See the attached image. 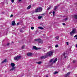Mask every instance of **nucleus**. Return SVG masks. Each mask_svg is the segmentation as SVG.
Returning <instances> with one entry per match:
<instances>
[{"mask_svg":"<svg viewBox=\"0 0 77 77\" xmlns=\"http://www.w3.org/2000/svg\"><path fill=\"white\" fill-rule=\"evenodd\" d=\"M57 7H55V8L54 9V11H55L57 9Z\"/></svg>","mask_w":77,"mask_h":77,"instance_id":"obj_25","label":"nucleus"},{"mask_svg":"<svg viewBox=\"0 0 77 77\" xmlns=\"http://www.w3.org/2000/svg\"><path fill=\"white\" fill-rule=\"evenodd\" d=\"M33 48L35 50H40V49H41L40 48H37L36 47V46H33Z\"/></svg>","mask_w":77,"mask_h":77,"instance_id":"obj_5","label":"nucleus"},{"mask_svg":"<svg viewBox=\"0 0 77 77\" xmlns=\"http://www.w3.org/2000/svg\"><path fill=\"white\" fill-rule=\"evenodd\" d=\"M62 24L63 25V26H65V23H63Z\"/></svg>","mask_w":77,"mask_h":77,"instance_id":"obj_36","label":"nucleus"},{"mask_svg":"<svg viewBox=\"0 0 77 77\" xmlns=\"http://www.w3.org/2000/svg\"><path fill=\"white\" fill-rule=\"evenodd\" d=\"M43 51H44V52H45V51L44 50H43Z\"/></svg>","mask_w":77,"mask_h":77,"instance_id":"obj_42","label":"nucleus"},{"mask_svg":"<svg viewBox=\"0 0 77 77\" xmlns=\"http://www.w3.org/2000/svg\"><path fill=\"white\" fill-rule=\"evenodd\" d=\"M59 37L58 36H56V37H55V38H56V39H57V40H59Z\"/></svg>","mask_w":77,"mask_h":77,"instance_id":"obj_23","label":"nucleus"},{"mask_svg":"<svg viewBox=\"0 0 77 77\" xmlns=\"http://www.w3.org/2000/svg\"><path fill=\"white\" fill-rule=\"evenodd\" d=\"M43 36H45V34H43Z\"/></svg>","mask_w":77,"mask_h":77,"instance_id":"obj_44","label":"nucleus"},{"mask_svg":"<svg viewBox=\"0 0 77 77\" xmlns=\"http://www.w3.org/2000/svg\"><path fill=\"white\" fill-rule=\"evenodd\" d=\"M50 8H51V7H48V9H47V10L48 11L49 10H50Z\"/></svg>","mask_w":77,"mask_h":77,"instance_id":"obj_29","label":"nucleus"},{"mask_svg":"<svg viewBox=\"0 0 77 77\" xmlns=\"http://www.w3.org/2000/svg\"><path fill=\"white\" fill-rule=\"evenodd\" d=\"M6 62V59H5L3 61H2V63H5V62Z\"/></svg>","mask_w":77,"mask_h":77,"instance_id":"obj_17","label":"nucleus"},{"mask_svg":"<svg viewBox=\"0 0 77 77\" xmlns=\"http://www.w3.org/2000/svg\"><path fill=\"white\" fill-rule=\"evenodd\" d=\"M74 17L75 19H77V15H75L74 16Z\"/></svg>","mask_w":77,"mask_h":77,"instance_id":"obj_20","label":"nucleus"},{"mask_svg":"<svg viewBox=\"0 0 77 77\" xmlns=\"http://www.w3.org/2000/svg\"><path fill=\"white\" fill-rule=\"evenodd\" d=\"M75 39H77V37Z\"/></svg>","mask_w":77,"mask_h":77,"instance_id":"obj_47","label":"nucleus"},{"mask_svg":"<svg viewBox=\"0 0 77 77\" xmlns=\"http://www.w3.org/2000/svg\"><path fill=\"white\" fill-rule=\"evenodd\" d=\"M50 14H51V13H49Z\"/></svg>","mask_w":77,"mask_h":77,"instance_id":"obj_49","label":"nucleus"},{"mask_svg":"<svg viewBox=\"0 0 77 77\" xmlns=\"http://www.w3.org/2000/svg\"><path fill=\"white\" fill-rule=\"evenodd\" d=\"M14 0H11V2L12 3H14Z\"/></svg>","mask_w":77,"mask_h":77,"instance_id":"obj_28","label":"nucleus"},{"mask_svg":"<svg viewBox=\"0 0 77 77\" xmlns=\"http://www.w3.org/2000/svg\"><path fill=\"white\" fill-rule=\"evenodd\" d=\"M53 53H54V52L50 51L49 53L46 54V56L47 57L50 56H51V55H53Z\"/></svg>","mask_w":77,"mask_h":77,"instance_id":"obj_2","label":"nucleus"},{"mask_svg":"<svg viewBox=\"0 0 77 77\" xmlns=\"http://www.w3.org/2000/svg\"><path fill=\"white\" fill-rule=\"evenodd\" d=\"M57 60V58H55L54 60L53 61L54 63H55V62H56V61Z\"/></svg>","mask_w":77,"mask_h":77,"instance_id":"obj_16","label":"nucleus"},{"mask_svg":"<svg viewBox=\"0 0 77 77\" xmlns=\"http://www.w3.org/2000/svg\"><path fill=\"white\" fill-rule=\"evenodd\" d=\"M58 47L59 45H57L55 46V48H57V47Z\"/></svg>","mask_w":77,"mask_h":77,"instance_id":"obj_26","label":"nucleus"},{"mask_svg":"<svg viewBox=\"0 0 77 77\" xmlns=\"http://www.w3.org/2000/svg\"><path fill=\"white\" fill-rule=\"evenodd\" d=\"M75 33V29H73L72 31L70 32V34L71 36H72Z\"/></svg>","mask_w":77,"mask_h":77,"instance_id":"obj_3","label":"nucleus"},{"mask_svg":"<svg viewBox=\"0 0 77 77\" xmlns=\"http://www.w3.org/2000/svg\"><path fill=\"white\" fill-rule=\"evenodd\" d=\"M19 23H17V25H18V24H19Z\"/></svg>","mask_w":77,"mask_h":77,"instance_id":"obj_45","label":"nucleus"},{"mask_svg":"<svg viewBox=\"0 0 77 77\" xmlns=\"http://www.w3.org/2000/svg\"><path fill=\"white\" fill-rule=\"evenodd\" d=\"M31 29L32 30H33L34 29V27H32L31 28Z\"/></svg>","mask_w":77,"mask_h":77,"instance_id":"obj_27","label":"nucleus"},{"mask_svg":"<svg viewBox=\"0 0 77 77\" xmlns=\"http://www.w3.org/2000/svg\"><path fill=\"white\" fill-rule=\"evenodd\" d=\"M9 45V43H8L7 44V45Z\"/></svg>","mask_w":77,"mask_h":77,"instance_id":"obj_40","label":"nucleus"},{"mask_svg":"<svg viewBox=\"0 0 77 77\" xmlns=\"http://www.w3.org/2000/svg\"><path fill=\"white\" fill-rule=\"evenodd\" d=\"M53 59H51L50 61V62H53Z\"/></svg>","mask_w":77,"mask_h":77,"instance_id":"obj_32","label":"nucleus"},{"mask_svg":"<svg viewBox=\"0 0 77 77\" xmlns=\"http://www.w3.org/2000/svg\"><path fill=\"white\" fill-rule=\"evenodd\" d=\"M46 77H48V76H47V75H46Z\"/></svg>","mask_w":77,"mask_h":77,"instance_id":"obj_46","label":"nucleus"},{"mask_svg":"<svg viewBox=\"0 0 77 77\" xmlns=\"http://www.w3.org/2000/svg\"><path fill=\"white\" fill-rule=\"evenodd\" d=\"M44 49L43 48V50H44Z\"/></svg>","mask_w":77,"mask_h":77,"instance_id":"obj_51","label":"nucleus"},{"mask_svg":"<svg viewBox=\"0 0 77 77\" xmlns=\"http://www.w3.org/2000/svg\"><path fill=\"white\" fill-rule=\"evenodd\" d=\"M58 73V72H55L54 73V74H57Z\"/></svg>","mask_w":77,"mask_h":77,"instance_id":"obj_24","label":"nucleus"},{"mask_svg":"<svg viewBox=\"0 0 77 77\" xmlns=\"http://www.w3.org/2000/svg\"><path fill=\"white\" fill-rule=\"evenodd\" d=\"M76 37H77V34L74 36V38H75Z\"/></svg>","mask_w":77,"mask_h":77,"instance_id":"obj_37","label":"nucleus"},{"mask_svg":"<svg viewBox=\"0 0 77 77\" xmlns=\"http://www.w3.org/2000/svg\"><path fill=\"white\" fill-rule=\"evenodd\" d=\"M38 19H39V20H40V19H41V18H42V16H38Z\"/></svg>","mask_w":77,"mask_h":77,"instance_id":"obj_18","label":"nucleus"},{"mask_svg":"<svg viewBox=\"0 0 77 77\" xmlns=\"http://www.w3.org/2000/svg\"><path fill=\"white\" fill-rule=\"evenodd\" d=\"M32 7V6H31V5H29L27 8V9H29L30 8H31V7Z\"/></svg>","mask_w":77,"mask_h":77,"instance_id":"obj_15","label":"nucleus"},{"mask_svg":"<svg viewBox=\"0 0 77 77\" xmlns=\"http://www.w3.org/2000/svg\"><path fill=\"white\" fill-rule=\"evenodd\" d=\"M47 57L46 56H42L41 57V58L42 59H45Z\"/></svg>","mask_w":77,"mask_h":77,"instance_id":"obj_11","label":"nucleus"},{"mask_svg":"<svg viewBox=\"0 0 77 77\" xmlns=\"http://www.w3.org/2000/svg\"><path fill=\"white\" fill-rule=\"evenodd\" d=\"M32 54V53L28 52L27 54V56H31Z\"/></svg>","mask_w":77,"mask_h":77,"instance_id":"obj_7","label":"nucleus"},{"mask_svg":"<svg viewBox=\"0 0 77 77\" xmlns=\"http://www.w3.org/2000/svg\"><path fill=\"white\" fill-rule=\"evenodd\" d=\"M66 44H67V45H69V44H68V42H66Z\"/></svg>","mask_w":77,"mask_h":77,"instance_id":"obj_33","label":"nucleus"},{"mask_svg":"<svg viewBox=\"0 0 77 77\" xmlns=\"http://www.w3.org/2000/svg\"><path fill=\"white\" fill-rule=\"evenodd\" d=\"M35 63H38V64H39L42 63V62H41V61H39V62H36Z\"/></svg>","mask_w":77,"mask_h":77,"instance_id":"obj_13","label":"nucleus"},{"mask_svg":"<svg viewBox=\"0 0 77 77\" xmlns=\"http://www.w3.org/2000/svg\"><path fill=\"white\" fill-rule=\"evenodd\" d=\"M71 73L70 72H69L67 74H66L65 75V77H68V75H69V74Z\"/></svg>","mask_w":77,"mask_h":77,"instance_id":"obj_8","label":"nucleus"},{"mask_svg":"<svg viewBox=\"0 0 77 77\" xmlns=\"http://www.w3.org/2000/svg\"><path fill=\"white\" fill-rule=\"evenodd\" d=\"M76 47L77 48V44L76 45Z\"/></svg>","mask_w":77,"mask_h":77,"instance_id":"obj_48","label":"nucleus"},{"mask_svg":"<svg viewBox=\"0 0 77 77\" xmlns=\"http://www.w3.org/2000/svg\"><path fill=\"white\" fill-rule=\"evenodd\" d=\"M15 24V21H13L11 25H12V26H14Z\"/></svg>","mask_w":77,"mask_h":77,"instance_id":"obj_12","label":"nucleus"},{"mask_svg":"<svg viewBox=\"0 0 77 77\" xmlns=\"http://www.w3.org/2000/svg\"><path fill=\"white\" fill-rule=\"evenodd\" d=\"M43 24V23H41L40 24V25H42Z\"/></svg>","mask_w":77,"mask_h":77,"instance_id":"obj_41","label":"nucleus"},{"mask_svg":"<svg viewBox=\"0 0 77 77\" xmlns=\"http://www.w3.org/2000/svg\"><path fill=\"white\" fill-rule=\"evenodd\" d=\"M39 12V10L38 8L35 9V12Z\"/></svg>","mask_w":77,"mask_h":77,"instance_id":"obj_14","label":"nucleus"},{"mask_svg":"<svg viewBox=\"0 0 77 77\" xmlns=\"http://www.w3.org/2000/svg\"><path fill=\"white\" fill-rule=\"evenodd\" d=\"M22 0H19V2H20V1H21Z\"/></svg>","mask_w":77,"mask_h":77,"instance_id":"obj_43","label":"nucleus"},{"mask_svg":"<svg viewBox=\"0 0 77 77\" xmlns=\"http://www.w3.org/2000/svg\"><path fill=\"white\" fill-rule=\"evenodd\" d=\"M64 21H67L68 20V18H66L63 20Z\"/></svg>","mask_w":77,"mask_h":77,"instance_id":"obj_21","label":"nucleus"},{"mask_svg":"<svg viewBox=\"0 0 77 77\" xmlns=\"http://www.w3.org/2000/svg\"><path fill=\"white\" fill-rule=\"evenodd\" d=\"M63 56H65V53H64L63 54Z\"/></svg>","mask_w":77,"mask_h":77,"instance_id":"obj_34","label":"nucleus"},{"mask_svg":"<svg viewBox=\"0 0 77 77\" xmlns=\"http://www.w3.org/2000/svg\"><path fill=\"white\" fill-rule=\"evenodd\" d=\"M15 69V67H13L12 68L10 69V71H13Z\"/></svg>","mask_w":77,"mask_h":77,"instance_id":"obj_9","label":"nucleus"},{"mask_svg":"<svg viewBox=\"0 0 77 77\" xmlns=\"http://www.w3.org/2000/svg\"><path fill=\"white\" fill-rule=\"evenodd\" d=\"M12 43H14V42H12Z\"/></svg>","mask_w":77,"mask_h":77,"instance_id":"obj_50","label":"nucleus"},{"mask_svg":"<svg viewBox=\"0 0 77 77\" xmlns=\"http://www.w3.org/2000/svg\"><path fill=\"white\" fill-rule=\"evenodd\" d=\"M13 17V15L12 14H11L10 16V17L11 18V17Z\"/></svg>","mask_w":77,"mask_h":77,"instance_id":"obj_35","label":"nucleus"},{"mask_svg":"<svg viewBox=\"0 0 77 77\" xmlns=\"http://www.w3.org/2000/svg\"><path fill=\"white\" fill-rule=\"evenodd\" d=\"M24 47H25L24 45H23V46L21 48H22V49H24Z\"/></svg>","mask_w":77,"mask_h":77,"instance_id":"obj_30","label":"nucleus"},{"mask_svg":"<svg viewBox=\"0 0 77 77\" xmlns=\"http://www.w3.org/2000/svg\"><path fill=\"white\" fill-rule=\"evenodd\" d=\"M38 28L40 29H42V30L44 29V28H42V27H41L40 26H39L38 27Z\"/></svg>","mask_w":77,"mask_h":77,"instance_id":"obj_22","label":"nucleus"},{"mask_svg":"<svg viewBox=\"0 0 77 77\" xmlns=\"http://www.w3.org/2000/svg\"><path fill=\"white\" fill-rule=\"evenodd\" d=\"M66 56H65L64 57V59H66Z\"/></svg>","mask_w":77,"mask_h":77,"instance_id":"obj_38","label":"nucleus"},{"mask_svg":"<svg viewBox=\"0 0 77 77\" xmlns=\"http://www.w3.org/2000/svg\"><path fill=\"white\" fill-rule=\"evenodd\" d=\"M21 56L15 57L14 58V60H18L21 59Z\"/></svg>","mask_w":77,"mask_h":77,"instance_id":"obj_4","label":"nucleus"},{"mask_svg":"<svg viewBox=\"0 0 77 77\" xmlns=\"http://www.w3.org/2000/svg\"><path fill=\"white\" fill-rule=\"evenodd\" d=\"M34 41L38 42V43H39V44H43V41L40 38H38L37 39H35Z\"/></svg>","mask_w":77,"mask_h":77,"instance_id":"obj_1","label":"nucleus"},{"mask_svg":"<svg viewBox=\"0 0 77 77\" xmlns=\"http://www.w3.org/2000/svg\"><path fill=\"white\" fill-rule=\"evenodd\" d=\"M53 15H54V14H55V12L54 11H53Z\"/></svg>","mask_w":77,"mask_h":77,"instance_id":"obj_31","label":"nucleus"},{"mask_svg":"<svg viewBox=\"0 0 77 77\" xmlns=\"http://www.w3.org/2000/svg\"><path fill=\"white\" fill-rule=\"evenodd\" d=\"M73 63H75V60H73Z\"/></svg>","mask_w":77,"mask_h":77,"instance_id":"obj_39","label":"nucleus"},{"mask_svg":"<svg viewBox=\"0 0 77 77\" xmlns=\"http://www.w3.org/2000/svg\"><path fill=\"white\" fill-rule=\"evenodd\" d=\"M39 12H42V7H39L38 8Z\"/></svg>","mask_w":77,"mask_h":77,"instance_id":"obj_6","label":"nucleus"},{"mask_svg":"<svg viewBox=\"0 0 77 77\" xmlns=\"http://www.w3.org/2000/svg\"><path fill=\"white\" fill-rule=\"evenodd\" d=\"M20 32H21V33H23V32H24V31L22 30V29H21L20 30Z\"/></svg>","mask_w":77,"mask_h":77,"instance_id":"obj_19","label":"nucleus"},{"mask_svg":"<svg viewBox=\"0 0 77 77\" xmlns=\"http://www.w3.org/2000/svg\"><path fill=\"white\" fill-rule=\"evenodd\" d=\"M11 66L12 67H14V66H15V63H11Z\"/></svg>","mask_w":77,"mask_h":77,"instance_id":"obj_10","label":"nucleus"}]
</instances>
